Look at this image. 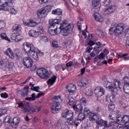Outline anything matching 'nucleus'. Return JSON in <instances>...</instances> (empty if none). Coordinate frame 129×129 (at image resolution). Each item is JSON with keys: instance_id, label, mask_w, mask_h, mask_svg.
Here are the masks:
<instances>
[{"instance_id": "obj_1", "label": "nucleus", "mask_w": 129, "mask_h": 129, "mask_svg": "<svg viewBox=\"0 0 129 129\" xmlns=\"http://www.w3.org/2000/svg\"><path fill=\"white\" fill-rule=\"evenodd\" d=\"M60 19H50L49 24L48 32L51 36L58 35L61 33V30H59V25H60Z\"/></svg>"}, {"instance_id": "obj_2", "label": "nucleus", "mask_w": 129, "mask_h": 129, "mask_svg": "<svg viewBox=\"0 0 129 129\" xmlns=\"http://www.w3.org/2000/svg\"><path fill=\"white\" fill-rule=\"evenodd\" d=\"M74 29V25L71 24H67V20L63 21L62 24L58 25V30L60 31V33L63 36H68L69 34H72Z\"/></svg>"}, {"instance_id": "obj_3", "label": "nucleus", "mask_w": 129, "mask_h": 129, "mask_svg": "<svg viewBox=\"0 0 129 129\" xmlns=\"http://www.w3.org/2000/svg\"><path fill=\"white\" fill-rule=\"evenodd\" d=\"M23 47L26 53L27 54H31L33 59H35L36 61L39 60L38 52L36 51V48L33 45L30 44L28 42H24L23 44Z\"/></svg>"}, {"instance_id": "obj_4", "label": "nucleus", "mask_w": 129, "mask_h": 129, "mask_svg": "<svg viewBox=\"0 0 129 129\" xmlns=\"http://www.w3.org/2000/svg\"><path fill=\"white\" fill-rule=\"evenodd\" d=\"M124 31V24L123 23H119L112 27L109 30V34L113 35L114 34L116 37H119L122 35Z\"/></svg>"}, {"instance_id": "obj_5", "label": "nucleus", "mask_w": 129, "mask_h": 129, "mask_svg": "<svg viewBox=\"0 0 129 129\" xmlns=\"http://www.w3.org/2000/svg\"><path fill=\"white\" fill-rule=\"evenodd\" d=\"M52 100L53 101V103L51 105V112L52 113L56 114L57 113L56 111L61 109V105L59 103H61L63 101V100L60 96H55L52 98Z\"/></svg>"}, {"instance_id": "obj_6", "label": "nucleus", "mask_w": 129, "mask_h": 129, "mask_svg": "<svg viewBox=\"0 0 129 129\" xmlns=\"http://www.w3.org/2000/svg\"><path fill=\"white\" fill-rule=\"evenodd\" d=\"M62 117L67 119V122L70 125H73L75 124L76 121L75 120H73V117H74V114L73 112L69 111L68 109H66L63 111L62 113Z\"/></svg>"}, {"instance_id": "obj_7", "label": "nucleus", "mask_w": 129, "mask_h": 129, "mask_svg": "<svg viewBox=\"0 0 129 129\" xmlns=\"http://www.w3.org/2000/svg\"><path fill=\"white\" fill-rule=\"evenodd\" d=\"M36 73L40 78L41 79H45V80L49 79L50 76H51V74H49L48 70L44 68L38 69L36 71Z\"/></svg>"}, {"instance_id": "obj_8", "label": "nucleus", "mask_w": 129, "mask_h": 129, "mask_svg": "<svg viewBox=\"0 0 129 129\" xmlns=\"http://www.w3.org/2000/svg\"><path fill=\"white\" fill-rule=\"evenodd\" d=\"M41 108H42V106H32V104H29L25 109V112H27V113H34V112H39L41 111Z\"/></svg>"}, {"instance_id": "obj_9", "label": "nucleus", "mask_w": 129, "mask_h": 129, "mask_svg": "<svg viewBox=\"0 0 129 129\" xmlns=\"http://www.w3.org/2000/svg\"><path fill=\"white\" fill-rule=\"evenodd\" d=\"M11 2H13V0H0V10L2 11H9L10 8L8 7Z\"/></svg>"}, {"instance_id": "obj_10", "label": "nucleus", "mask_w": 129, "mask_h": 129, "mask_svg": "<svg viewBox=\"0 0 129 129\" xmlns=\"http://www.w3.org/2000/svg\"><path fill=\"white\" fill-rule=\"evenodd\" d=\"M23 64L27 68L32 67V65H33V59L31 58L30 54H28V57H25L23 58Z\"/></svg>"}, {"instance_id": "obj_11", "label": "nucleus", "mask_w": 129, "mask_h": 129, "mask_svg": "<svg viewBox=\"0 0 129 129\" xmlns=\"http://www.w3.org/2000/svg\"><path fill=\"white\" fill-rule=\"evenodd\" d=\"M94 92L96 96H97V97H101V96L104 95L105 90L101 87H98L95 89Z\"/></svg>"}, {"instance_id": "obj_12", "label": "nucleus", "mask_w": 129, "mask_h": 129, "mask_svg": "<svg viewBox=\"0 0 129 129\" xmlns=\"http://www.w3.org/2000/svg\"><path fill=\"white\" fill-rule=\"evenodd\" d=\"M44 93H39L36 96V94L33 93L31 95V97H26L25 99L28 101H34L36 98H40L41 96H43L44 95Z\"/></svg>"}, {"instance_id": "obj_13", "label": "nucleus", "mask_w": 129, "mask_h": 129, "mask_svg": "<svg viewBox=\"0 0 129 129\" xmlns=\"http://www.w3.org/2000/svg\"><path fill=\"white\" fill-rule=\"evenodd\" d=\"M66 89L70 93H75L76 86L73 84H69L67 85Z\"/></svg>"}, {"instance_id": "obj_14", "label": "nucleus", "mask_w": 129, "mask_h": 129, "mask_svg": "<svg viewBox=\"0 0 129 129\" xmlns=\"http://www.w3.org/2000/svg\"><path fill=\"white\" fill-rule=\"evenodd\" d=\"M115 10H116V7L115 6L111 5L104 11V14L105 15H109V14H112V13H113Z\"/></svg>"}, {"instance_id": "obj_15", "label": "nucleus", "mask_w": 129, "mask_h": 129, "mask_svg": "<svg viewBox=\"0 0 129 129\" xmlns=\"http://www.w3.org/2000/svg\"><path fill=\"white\" fill-rule=\"evenodd\" d=\"M11 39L12 40H13V41H15V42H20V41L23 40V36L20 34L13 33L11 35Z\"/></svg>"}, {"instance_id": "obj_16", "label": "nucleus", "mask_w": 129, "mask_h": 129, "mask_svg": "<svg viewBox=\"0 0 129 129\" xmlns=\"http://www.w3.org/2000/svg\"><path fill=\"white\" fill-rule=\"evenodd\" d=\"M100 1L101 0H93L92 2V5L94 8L98 11L100 9V7H101V4H100Z\"/></svg>"}, {"instance_id": "obj_17", "label": "nucleus", "mask_w": 129, "mask_h": 129, "mask_svg": "<svg viewBox=\"0 0 129 129\" xmlns=\"http://www.w3.org/2000/svg\"><path fill=\"white\" fill-rule=\"evenodd\" d=\"M8 9H9V10L11 11V15H16L18 13V11L17 10L15 9V7L14 6V5L13 4V1L9 3V5L8 6Z\"/></svg>"}, {"instance_id": "obj_18", "label": "nucleus", "mask_w": 129, "mask_h": 129, "mask_svg": "<svg viewBox=\"0 0 129 129\" xmlns=\"http://www.w3.org/2000/svg\"><path fill=\"white\" fill-rule=\"evenodd\" d=\"M88 80L86 78H83L81 81L78 82V85L81 87H86L88 85Z\"/></svg>"}, {"instance_id": "obj_19", "label": "nucleus", "mask_w": 129, "mask_h": 129, "mask_svg": "<svg viewBox=\"0 0 129 129\" xmlns=\"http://www.w3.org/2000/svg\"><path fill=\"white\" fill-rule=\"evenodd\" d=\"M38 17L39 18H44L46 16H47V12H46V10L43 9L38 10L37 12Z\"/></svg>"}, {"instance_id": "obj_20", "label": "nucleus", "mask_w": 129, "mask_h": 129, "mask_svg": "<svg viewBox=\"0 0 129 129\" xmlns=\"http://www.w3.org/2000/svg\"><path fill=\"white\" fill-rule=\"evenodd\" d=\"M73 108L76 111V113H80V112H82L83 107L82 106V105H81V104H79L77 105H74Z\"/></svg>"}, {"instance_id": "obj_21", "label": "nucleus", "mask_w": 129, "mask_h": 129, "mask_svg": "<svg viewBox=\"0 0 129 129\" xmlns=\"http://www.w3.org/2000/svg\"><path fill=\"white\" fill-rule=\"evenodd\" d=\"M23 24L25 26H27V27H36L37 26V23L32 20H29V22L24 21Z\"/></svg>"}, {"instance_id": "obj_22", "label": "nucleus", "mask_w": 129, "mask_h": 129, "mask_svg": "<svg viewBox=\"0 0 129 129\" xmlns=\"http://www.w3.org/2000/svg\"><path fill=\"white\" fill-rule=\"evenodd\" d=\"M98 118H99V115L98 114L92 113L89 116L90 121H96Z\"/></svg>"}, {"instance_id": "obj_23", "label": "nucleus", "mask_w": 129, "mask_h": 129, "mask_svg": "<svg viewBox=\"0 0 129 129\" xmlns=\"http://www.w3.org/2000/svg\"><path fill=\"white\" fill-rule=\"evenodd\" d=\"M5 53L6 54V55H7V56H9L12 59H14L15 58V56L14 55V52H13L11 48H8L6 50Z\"/></svg>"}, {"instance_id": "obj_24", "label": "nucleus", "mask_w": 129, "mask_h": 129, "mask_svg": "<svg viewBox=\"0 0 129 129\" xmlns=\"http://www.w3.org/2000/svg\"><path fill=\"white\" fill-rule=\"evenodd\" d=\"M62 13H63V11H62L61 9H57L53 10L52 11L51 14L52 15H54L56 16H62Z\"/></svg>"}, {"instance_id": "obj_25", "label": "nucleus", "mask_w": 129, "mask_h": 129, "mask_svg": "<svg viewBox=\"0 0 129 129\" xmlns=\"http://www.w3.org/2000/svg\"><path fill=\"white\" fill-rule=\"evenodd\" d=\"M93 16L94 17V19L97 21V22H101L103 21V18L101 17L100 14H98L97 13H93Z\"/></svg>"}, {"instance_id": "obj_26", "label": "nucleus", "mask_w": 129, "mask_h": 129, "mask_svg": "<svg viewBox=\"0 0 129 129\" xmlns=\"http://www.w3.org/2000/svg\"><path fill=\"white\" fill-rule=\"evenodd\" d=\"M28 95H29V87H26L23 89L21 96H23V97H26Z\"/></svg>"}, {"instance_id": "obj_27", "label": "nucleus", "mask_w": 129, "mask_h": 129, "mask_svg": "<svg viewBox=\"0 0 129 129\" xmlns=\"http://www.w3.org/2000/svg\"><path fill=\"white\" fill-rule=\"evenodd\" d=\"M104 126L105 127H107V128H108L109 126H115V124H116V122H110L109 123L107 122V121H104Z\"/></svg>"}, {"instance_id": "obj_28", "label": "nucleus", "mask_w": 129, "mask_h": 129, "mask_svg": "<svg viewBox=\"0 0 129 129\" xmlns=\"http://www.w3.org/2000/svg\"><path fill=\"white\" fill-rule=\"evenodd\" d=\"M57 79V77L54 76L51 79H49L47 83L48 85H53L55 82H56V80Z\"/></svg>"}, {"instance_id": "obj_29", "label": "nucleus", "mask_w": 129, "mask_h": 129, "mask_svg": "<svg viewBox=\"0 0 129 129\" xmlns=\"http://www.w3.org/2000/svg\"><path fill=\"white\" fill-rule=\"evenodd\" d=\"M29 36L30 37H34V38H37L39 36V32H36L34 30H31L29 32Z\"/></svg>"}, {"instance_id": "obj_30", "label": "nucleus", "mask_w": 129, "mask_h": 129, "mask_svg": "<svg viewBox=\"0 0 129 129\" xmlns=\"http://www.w3.org/2000/svg\"><path fill=\"white\" fill-rule=\"evenodd\" d=\"M5 66L6 69L8 68V69L10 70V69H12V68L14 67V62L7 60L5 62Z\"/></svg>"}, {"instance_id": "obj_31", "label": "nucleus", "mask_w": 129, "mask_h": 129, "mask_svg": "<svg viewBox=\"0 0 129 129\" xmlns=\"http://www.w3.org/2000/svg\"><path fill=\"white\" fill-rule=\"evenodd\" d=\"M128 55V54L127 53H124L122 54V53H117V54L118 58H123V59L125 60H129V56H126Z\"/></svg>"}, {"instance_id": "obj_32", "label": "nucleus", "mask_w": 129, "mask_h": 129, "mask_svg": "<svg viewBox=\"0 0 129 129\" xmlns=\"http://www.w3.org/2000/svg\"><path fill=\"white\" fill-rule=\"evenodd\" d=\"M14 53L17 58H21L22 57V51H21L20 49L15 48L14 49Z\"/></svg>"}, {"instance_id": "obj_33", "label": "nucleus", "mask_w": 129, "mask_h": 129, "mask_svg": "<svg viewBox=\"0 0 129 129\" xmlns=\"http://www.w3.org/2000/svg\"><path fill=\"white\" fill-rule=\"evenodd\" d=\"M21 120V118L18 117H15L13 118V122H12V125H18L19 123H20V121Z\"/></svg>"}, {"instance_id": "obj_34", "label": "nucleus", "mask_w": 129, "mask_h": 129, "mask_svg": "<svg viewBox=\"0 0 129 129\" xmlns=\"http://www.w3.org/2000/svg\"><path fill=\"white\" fill-rule=\"evenodd\" d=\"M13 31H16V32H20L22 30V26L21 25L15 24L13 27Z\"/></svg>"}, {"instance_id": "obj_35", "label": "nucleus", "mask_w": 129, "mask_h": 129, "mask_svg": "<svg viewBox=\"0 0 129 129\" xmlns=\"http://www.w3.org/2000/svg\"><path fill=\"white\" fill-rule=\"evenodd\" d=\"M85 119V115L84 113H82V112L79 113L78 115V120H80V121H82Z\"/></svg>"}, {"instance_id": "obj_36", "label": "nucleus", "mask_w": 129, "mask_h": 129, "mask_svg": "<svg viewBox=\"0 0 129 129\" xmlns=\"http://www.w3.org/2000/svg\"><path fill=\"white\" fill-rule=\"evenodd\" d=\"M95 33L97 36H98V37H100V38H103V37H104V33H103V32L101 30L97 29L95 31Z\"/></svg>"}, {"instance_id": "obj_37", "label": "nucleus", "mask_w": 129, "mask_h": 129, "mask_svg": "<svg viewBox=\"0 0 129 129\" xmlns=\"http://www.w3.org/2000/svg\"><path fill=\"white\" fill-rule=\"evenodd\" d=\"M121 122L123 123H127L129 121V116L125 115L123 117H122L121 120Z\"/></svg>"}, {"instance_id": "obj_38", "label": "nucleus", "mask_w": 129, "mask_h": 129, "mask_svg": "<svg viewBox=\"0 0 129 129\" xmlns=\"http://www.w3.org/2000/svg\"><path fill=\"white\" fill-rule=\"evenodd\" d=\"M0 37L3 39V40H6V41H8V42H10L11 41L10 40V38L7 36V34L5 33H2L0 34Z\"/></svg>"}, {"instance_id": "obj_39", "label": "nucleus", "mask_w": 129, "mask_h": 129, "mask_svg": "<svg viewBox=\"0 0 129 129\" xmlns=\"http://www.w3.org/2000/svg\"><path fill=\"white\" fill-rule=\"evenodd\" d=\"M54 7L53 5H47V6L45 7L43 9L45 11L46 13H49V12H51L52 10V8Z\"/></svg>"}, {"instance_id": "obj_40", "label": "nucleus", "mask_w": 129, "mask_h": 129, "mask_svg": "<svg viewBox=\"0 0 129 129\" xmlns=\"http://www.w3.org/2000/svg\"><path fill=\"white\" fill-rule=\"evenodd\" d=\"M123 91L126 94H129V84L127 85L126 84L124 85Z\"/></svg>"}, {"instance_id": "obj_41", "label": "nucleus", "mask_w": 129, "mask_h": 129, "mask_svg": "<svg viewBox=\"0 0 129 129\" xmlns=\"http://www.w3.org/2000/svg\"><path fill=\"white\" fill-rule=\"evenodd\" d=\"M106 86L107 88H108V89H114L113 84L111 82H107Z\"/></svg>"}, {"instance_id": "obj_42", "label": "nucleus", "mask_w": 129, "mask_h": 129, "mask_svg": "<svg viewBox=\"0 0 129 129\" xmlns=\"http://www.w3.org/2000/svg\"><path fill=\"white\" fill-rule=\"evenodd\" d=\"M68 99H69V104L70 105H73V104H74V103L75 102V100L74 99V98H73L72 97H70L69 96L68 97Z\"/></svg>"}, {"instance_id": "obj_43", "label": "nucleus", "mask_w": 129, "mask_h": 129, "mask_svg": "<svg viewBox=\"0 0 129 129\" xmlns=\"http://www.w3.org/2000/svg\"><path fill=\"white\" fill-rule=\"evenodd\" d=\"M0 68L3 70H6V63L3 60H0Z\"/></svg>"}, {"instance_id": "obj_44", "label": "nucleus", "mask_w": 129, "mask_h": 129, "mask_svg": "<svg viewBox=\"0 0 129 129\" xmlns=\"http://www.w3.org/2000/svg\"><path fill=\"white\" fill-rule=\"evenodd\" d=\"M52 46L53 48H54V49H57V48H59V45L58 44V42L55 40L52 41Z\"/></svg>"}, {"instance_id": "obj_45", "label": "nucleus", "mask_w": 129, "mask_h": 129, "mask_svg": "<svg viewBox=\"0 0 129 129\" xmlns=\"http://www.w3.org/2000/svg\"><path fill=\"white\" fill-rule=\"evenodd\" d=\"M43 122L44 123V124H45V125H47V126H49L50 125H51V121L50 120H48V119H44L43 120Z\"/></svg>"}, {"instance_id": "obj_46", "label": "nucleus", "mask_w": 129, "mask_h": 129, "mask_svg": "<svg viewBox=\"0 0 129 129\" xmlns=\"http://www.w3.org/2000/svg\"><path fill=\"white\" fill-rule=\"evenodd\" d=\"M91 112L90 110L88 108H85L84 110V114L86 116L89 115V114Z\"/></svg>"}, {"instance_id": "obj_47", "label": "nucleus", "mask_w": 129, "mask_h": 129, "mask_svg": "<svg viewBox=\"0 0 129 129\" xmlns=\"http://www.w3.org/2000/svg\"><path fill=\"white\" fill-rule=\"evenodd\" d=\"M7 112V109L5 108H0V116L4 115Z\"/></svg>"}, {"instance_id": "obj_48", "label": "nucleus", "mask_w": 129, "mask_h": 129, "mask_svg": "<svg viewBox=\"0 0 129 129\" xmlns=\"http://www.w3.org/2000/svg\"><path fill=\"white\" fill-rule=\"evenodd\" d=\"M31 90H34V91H36V92H40V91H39V89H40V87L37 86V87H34V85L32 86V87L31 88Z\"/></svg>"}, {"instance_id": "obj_49", "label": "nucleus", "mask_w": 129, "mask_h": 129, "mask_svg": "<svg viewBox=\"0 0 129 129\" xmlns=\"http://www.w3.org/2000/svg\"><path fill=\"white\" fill-rule=\"evenodd\" d=\"M40 38V40L43 41V42H44V43H47V42H48V37L46 36H41Z\"/></svg>"}, {"instance_id": "obj_50", "label": "nucleus", "mask_w": 129, "mask_h": 129, "mask_svg": "<svg viewBox=\"0 0 129 129\" xmlns=\"http://www.w3.org/2000/svg\"><path fill=\"white\" fill-rule=\"evenodd\" d=\"M11 117L8 116L5 118L4 122H7L8 123H11Z\"/></svg>"}, {"instance_id": "obj_51", "label": "nucleus", "mask_w": 129, "mask_h": 129, "mask_svg": "<svg viewBox=\"0 0 129 129\" xmlns=\"http://www.w3.org/2000/svg\"><path fill=\"white\" fill-rule=\"evenodd\" d=\"M116 83L118 85V86L119 88L120 89H121L122 87L120 86V82H119V81H118L116 83H114V86H113L114 87V88H116Z\"/></svg>"}, {"instance_id": "obj_52", "label": "nucleus", "mask_w": 129, "mask_h": 129, "mask_svg": "<svg viewBox=\"0 0 129 129\" xmlns=\"http://www.w3.org/2000/svg\"><path fill=\"white\" fill-rule=\"evenodd\" d=\"M93 94V93L91 91V90H88L86 92V95L87 96H92Z\"/></svg>"}, {"instance_id": "obj_53", "label": "nucleus", "mask_w": 129, "mask_h": 129, "mask_svg": "<svg viewBox=\"0 0 129 129\" xmlns=\"http://www.w3.org/2000/svg\"><path fill=\"white\" fill-rule=\"evenodd\" d=\"M124 84H129V78L128 77H125L123 78Z\"/></svg>"}, {"instance_id": "obj_54", "label": "nucleus", "mask_w": 129, "mask_h": 129, "mask_svg": "<svg viewBox=\"0 0 129 129\" xmlns=\"http://www.w3.org/2000/svg\"><path fill=\"white\" fill-rule=\"evenodd\" d=\"M93 49V47H92V46H88L86 48V52L87 53H90Z\"/></svg>"}, {"instance_id": "obj_55", "label": "nucleus", "mask_w": 129, "mask_h": 129, "mask_svg": "<svg viewBox=\"0 0 129 129\" xmlns=\"http://www.w3.org/2000/svg\"><path fill=\"white\" fill-rule=\"evenodd\" d=\"M1 96L3 98H8L9 97V95L7 93H2L1 94Z\"/></svg>"}, {"instance_id": "obj_56", "label": "nucleus", "mask_w": 129, "mask_h": 129, "mask_svg": "<svg viewBox=\"0 0 129 129\" xmlns=\"http://www.w3.org/2000/svg\"><path fill=\"white\" fill-rule=\"evenodd\" d=\"M109 107V110H113L114 108H115V105L114 104H110L108 106Z\"/></svg>"}, {"instance_id": "obj_57", "label": "nucleus", "mask_w": 129, "mask_h": 129, "mask_svg": "<svg viewBox=\"0 0 129 129\" xmlns=\"http://www.w3.org/2000/svg\"><path fill=\"white\" fill-rule=\"evenodd\" d=\"M6 27V24L4 22H0V29Z\"/></svg>"}, {"instance_id": "obj_58", "label": "nucleus", "mask_w": 129, "mask_h": 129, "mask_svg": "<svg viewBox=\"0 0 129 129\" xmlns=\"http://www.w3.org/2000/svg\"><path fill=\"white\" fill-rule=\"evenodd\" d=\"M96 123L99 124V125H101L102 123H103V120L102 119H97L96 121Z\"/></svg>"}, {"instance_id": "obj_59", "label": "nucleus", "mask_w": 129, "mask_h": 129, "mask_svg": "<svg viewBox=\"0 0 129 129\" xmlns=\"http://www.w3.org/2000/svg\"><path fill=\"white\" fill-rule=\"evenodd\" d=\"M80 103L86 104V99L85 98H82V99L80 100Z\"/></svg>"}, {"instance_id": "obj_60", "label": "nucleus", "mask_w": 129, "mask_h": 129, "mask_svg": "<svg viewBox=\"0 0 129 129\" xmlns=\"http://www.w3.org/2000/svg\"><path fill=\"white\" fill-rule=\"evenodd\" d=\"M104 4L106 6H109L111 4V0H105Z\"/></svg>"}, {"instance_id": "obj_61", "label": "nucleus", "mask_w": 129, "mask_h": 129, "mask_svg": "<svg viewBox=\"0 0 129 129\" xmlns=\"http://www.w3.org/2000/svg\"><path fill=\"white\" fill-rule=\"evenodd\" d=\"M116 126H117V129H124V126L122 124H118V125H116Z\"/></svg>"}, {"instance_id": "obj_62", "label": "nucleus", "mask_w": 129, "mask_h": 129, "mask_svg": "<svg viewBox=\"0 0 129 129\" xmlns=\"http://www.w3.org/2000/svg\"><path fill=\"white\" fill-rule=\"evenodd\" d=\"M77 26L78 27V29L79 30V31H81V26H82V24H81V21H79L77 23Z\"/></svg>"}, {"instance_id": "obj_63", "label": "nucleus", "mask_w": 129, "mask_h": 129, "mask_svg": "<svg viewBox=\"0 0 129 129\" xmlns=\"http://www.w3.org/2000/svg\"><path fill=\"white\" fill-rule=\"evenodd\" d=\"M62 124V120H58L56 123V126H60Z\"/></svg>"}, {"instance_id": "obj_64", "label": "nucleus", "mask_w": 129, "mask_h": 129, "mask_svg": "<svg viewBox=\"0 0 129 129\" xmlns=\"http://www.w3.org/2000/svg\"><path fill=\"white\" fill-rule=\"evenodd\" d=\"M61 129H69V127L66 124L62 125Z\"/></svg>"}]
</instances>
